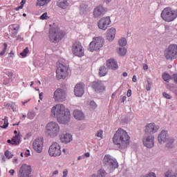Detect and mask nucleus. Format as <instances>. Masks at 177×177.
<instances>
[{"mask_svg": "<svg viewBox=\"0 0 177 177\" xmlns=\"http://www.w3.org/2000/svg\"><path fill=\"white\" fill-rule=\"evenodd\" d=\"M51 117H56L59 124H68L70 122V111L66 110V107L62 104H56L52 108Z\"/></svg>", "mask_w": 177, "mask_h": 177, "instance_id": "1", "label": "nucleus"}, {"mask_svg": "<svg viewBox=\"0 0 177 177\" xmlns=\"http://www.w3.org/2000/svg\"><path fill=\"white\" fill-rule=\"evenodd\" d=\"M131 137L122 129H119L113 136V142L120 150H125L129 146Z\"/></svg>", "mask_w": 177, "mask_h": 177, "instance_id": "2", "label": "nucleus"}, {"mask_svg": "<svg viewBox=\"0 0 177 177\" xmlns=\"http://www.w3.org/2000/svg\"><path fill=\"white\" fill-rule=\"evenodd\" d=\"M64 35H66L64 31L60 30L59 28H53L50 29L49 39L50 42L57 44V42L62 41Z\"/></svg>", "mask_w": 177, "mask_h": 177, "instance_id": "3", "label": "nucleus"}, {"mask_svg": "<svg viewBox=\"0 0 177 177\" xmlns=\"http://www.w3.org/2000/svg\"><path fill=\"white\" fill-rule=\"evenodd\" d=\"M160 17L165 21L170 23V21H174L176 19L177 11L173 10L171 7H167L162 10Z\"/></svg>", "mask_w": 177, "mask_h": 177, "instance_id": "4", "label": "nucleus"}, {"mask_svg": "<svg viewBox=\"0 0 177 177\" xmlns=\"http://www.w3.org/2000/svg\"><path fill=\"white\" fill-rule=\"evenodd\" d=\"M46 133L50 138H56L60 132V126L56 122H50L46 126Z\"/></svg>", "mask_w": 177, "mask_h": 177, "instance_id": "5", "label": "nucleus"}, {"mask_svg": "<svg viewBox=\"0 0 177 177\" xmlns=\"http://www.w3.org/2000/svg\"><path fill=\"white\" fill-rule=\"evenodd\" d=\"M102 162L104 167H106L108 169H115V168H118V162H117V160L109 154L104 156Z\"/></svg>", "mask_w": 177, "mask_h": 177, "instance_id": "6", "label": "nucleus"}, {"mask_svg": "<svg viewBox=\"0 0 177 177\" xmlns=\"http://www.w3.org/2000/svg\"><path fill=\"white\" fill-rule=\"evenodd\" d=\"M104 44V39L102 37L93 38V41L89 44L88 50L90 52H97L101 48H103Z\"/></svg>", "mask_w": 177, "mask_h": 177, "instance_id": "7", "label": "nucleus"}, {"mask_svg": "<svg viewBox=\"0 0 177 177\" xmlns=\"http://www.w3.org/2000/svg\"><path fill=\"white\" fill-rule=\"evenodd\" d=\"M165 57L167 60H172L177 58V45L171 44L165 50Z\"/></svg>", "mask_w": 177, "mask_h": 177, "instance_id": "8", "label": "nucleus"}, {"mask_svg": "<svg viewBox=\"0 0 177 177\" xmlns=\"http://www.w3.org/2000/svg\"><path fill=\"white\" fill-rule=\"evenodd\" d=\"M68 67L63 64H59L56 70L57 80H64L68 75Z\"/></svg>", "mask_w": 177, "mask_h": 177, "instance_id": "9", "label": "nucleus"}, {"mask_svg": "<svg viewBox=\"0 0 177 177\" xmlns=\"http://www.w3.org/2000/svg\"><path fill=\"white\" fill-rule=\"evenodd\" d=\"M72 53L75 56L82 57L85 53V50L80 41H75L72 46Z\"/></svg>", "mask_w": 177, "mask_h": 177, "instance_id": "10", "label": "nucleus"}, {"mask_svg": "<svg viewBox=\"0 0 177 177\" xmlns=\"http://www.w3.org/2000/svg\"><path fill=\"white\" fill-rule=\"evenodd\" d=\"M48 153L50 157H59L62 155V149L60 145L57 142H53L48 149Z\"/></svg>", "mask_w": 177, "mask_h": 177, "instance_id": "11", "label": "nucleus"}, {"mask_svg": "<svg viewBox=\"0 0 177 177\" xmlns=\"http://www.w3.org/2000/svg\"><path fill=\"white\" fill-rule=\"evenodd\" d=\"M53 99L55 102L61 103L66 100V91L62 88H57L53 94Z\"/></svg>", "mask_w": 177, "mask_h": 177, "instance_id": "12", "label": "nucleus"}, {"mask_svg": "<svg viewBox=\"0 0 177 177\" xmlns=\"http://www.w3.org/2000/svg\"><path fill=\"white\" fill-rule=\"evenodd\" d=\"M110 24H111V19H110V17H102L97 23L98 28H100V30H102V31H106Z\"/></svg>", "mask_w": 177, "mask_h": 177, "instance_id": "13", "label": "nucleus"}, {"mask_svg": "<svg viewBox=\"0 0 177 177\" xmlns=\"http://www.w3.org/2000/svg\"><path fill=\"white\" fill-rule=\"evenodd\" d=\"M142 142L144 146L147 147V149H153L154 147V136L145 134Z\"/></svg>", "mask_w": 177, "mask_h": 177, "instance_id": "14", "label": "nucleus"}, {"mask_svg": "<svg viewBox=\"0 0 177 177\" xmlns=\"http://www.w3.org/2000/svg\"><path fill=\"white\" fill-rule=\"evenodd\" d=\"M32 171V169H31V166L27 165L26 164L22 165V166L19 168V176L30 177V175H31Z\"/></svg>", "mask_w": 177, "mask_h": 177, "instance_id": "15", "label": "nucleus"}, {"mask_svg": "<svg viewBox=\"0 0 177 177\" xmlns=\"http://www.w3.org/2000/svg\"><path fill=\"white\" fill-rule=\"evenodd\" d=\"M44 147V140L42 138L35 139L32 142V149L37 153H42Z\"/></svg>", "mask_w": 177, "mask_h": 177, "instance_id": "16", "label": "nucleus"}, {"mask_svg": "<svg viewBox=\"0 0 177 177\" xmlns=\"http://www.w3.org/2000/svg\"><path fill=\"white\" fill-rule=\"evenodd\" d=\"M107 10L103 6L99 5L95 7L93 10V15L95 19H99V17H102V16H104Z\"/></svg>", "mask_w": 177, "mask_h": 177, "instance_id": "17", "label": "nucleus"}, {"mask_svg": "<svg viewBox=\"0 0 177 177\" xmlns=\"http://www.w3.org/2000/svg\"><path fill=\"white\" fill-rule=\"evenodd\" d=\"M160 129V127L154 123H149L145 126V135H151L156 133Z\"/></svg>", "mask_w": 177, "mask_h": 177, "instance_id": "18", "label": "nucleus"}, {"mask_svg": "<svg viewBox=\"0 0 177 177\" xmlns=\"http://www.w3.org/2000/svg\"><path fill=\"white\" fill-rule=\"evenodd\" d=\"M92 88L97 93H100L105 89L104 85H103V83L100 80L93 82Z\"/></svg>", "mask_w": 177, "mask_h": 177, "instance_id": "19", "label": "nucleus"}, {"mask_svg": "<svg viewBox=\"0 0 177 177\" xmlns=\"http://www.w3.org/2000/svg\"><path fill=\"white\" fill-rule=\"evenodd\" d=\"M84 85L82 83H79L75 85L74 88V93L75 96H77L78 97H81V96L84 95Z\"/></svg>", "mask_w": 177, "mask_h": 177, "instance_id": "20", "label": "nucleus"}, {"mask_svg": "<svg viewBox=\"0 0 177 177\" xmlns=\"http://www.w3.org/2000/svg\"><path fill=\"white\" fill-rule=\"evenodd\" d=\"M169 139V136L168 135V131L162 130L158 136V140L159 143H165L167 140Z\"/></svg>", "mask_w": 177, "mask_h": 177, "instance_id": "21", "label": "nucleus"}, {"mask_svg": "<svg viewBox=\"0 0 177 177\" xmlns=\"http://www.w3.org/2000/svg\"><path fill=\"white\" fill-rule=\"evenodd\" d=\"M10 28L12 29V32L11 33V37L12 38H17V41H23V37H21V35H17V33L19 32V28H20V26H17L16 27H15V25H12L10 26Z\"/></svg>", "mask_w": 177, "mask_h": 177, "instance_id": "22", "label": "nucleus"}, {"mask_svg": "<svg viewBox=\"0 0 177 177\" xmlns=\"http://www.w3.org/2000/svg\"><path fill=\"white\" fill-rule=\"evenodd\" d=\"M73 117L78 121H82V120H85V115H84V113L77 109H75L73 111Z\"/></svg>", "mask_w": 177, "mask_h": 177, "instance_id": "23", "label": "nucleus"}, {"mask_svg": "<svg viewBox=\"0 0 177 177\" xmlns=\"http://www.w3.org/2000/svg\"><path fill=\"white\" fill-rule=\"evenodd\" d=\"M115 38V28H111L107 30L106 39L108 41H113Z\"/></svg>", "mask_w": 177, "mask_h": 177, "instance_id": "24", "label": "nucleus"}, {"mask_svg": "<svg viewBox=\"0 0 177 177\" xmlns=\"http://www.w3.org/2000/svg\"><path fill=\"white\" fill-rule=\"evenodd\" d=\"M57 5L61 9H67L70 6V0H58Z\"/></svg>", "mask_w": 177, "mask_h": 177, "instance_id": "25", "label": "nucleus"}, {"mask_svg": "<svg viewBox=\"0 0 177 177\" xmlns=\"http://www.w3.org/2000/svg\"><path fill=\"white\" fill-rule=\"evenodd\" d=\"M60 140L62 143H70L73 140V136L69 133L63 134L60 137Z\"/></svg>", "mask_w": 177, "mask_h": 177, "instance_id": "26", "label": "nucleus"}, {"mask_svg": "<svg viewBox=\"0 0 177 177\" xmlns=\"http://www.w3.org/2000/svg\"><path fill=\"white\" fill-rule=\"evenodd\" d=\"M106 66L111 70H117L118 68V65L114 59H110L106 62Z\"/></svg>", "mask_w": 177, "mask_h": 177, "instance_id": "27", "label": "nucleus"}, {"mask_svg": "<svg viewBox=\"0 0 177 177\" xmlns=\"http://www.w3.org/2000/svg\"><path fill=\"white\" fill-rule=\"evenodd\" d=\"M21 139V134H20V133L16 134L15 136L12 138V145L14 146H19V145H20Z\"/></svg>", "mask_w": 177, "mask_h": 177, "instance_id": "28", "label": "nucleus"}, {"mask_svg": "<svg viewBox=\"0 0 177 177\" xmlns=\"http://www.w3.org/2000/svg\"><path fill=\"white\" fill-rule=\"evenodd\" d=\"M89 12V8H88V5L85 3L80 4V14L81 15H86Z\"/></svg>", "mask_w": 177, "mask_h": 177, "instance_id": "29", "label": "nucleus"}, {"mask_svg": "<svg viewBox=\"0 0 177 177\" xmlns=\"http://www.w3.org/2000/svg\"><path fill=\"white\" fill-rule=\"evenodd\" d=\"M8 118L5 117L4 119H3V120L1 122V128H3V129H6V128H8V127L9 126V122H8V119H6Z\"/></svg>", "mask_w": 177, "mask_h": 177, "instance_id": "30", "label": "nucleus"}, {"mask_svg": "<svg viewBox=\"0 0 177 177\" xmlns=\"http://www.w3.org/2000/svg\"><path fill=\"white\" fill-rule=\"evenodd\" d=\"M165 177H177V169L174 173L169 170L166 171L165 173Z\"/></svg>", "mask_w": 177, "mask_h": 177, "instance_id": "31", "label": "nucleus"}, {"mask_svg": "<svg viewBox=\"0 0 177 177\" xmlns=\"http://www.w3.org/2000/svg\"><path fill=\"white\" fill-rule=\"evenodd\" d=\"M99 74L100 77H104L107 74V68L104 66H100Z\"/></svg>", "mask_w": 177, "mask_h": 177, "instance_id": "32", "label": "nucleus"}, {"mask_svg": "<svg viewBox=\"0 0 177 177\" xmlns=\"http://www.w3.org/2000/svg\"><path fill=\"white\" fill-rule=\"evenodd\" d=\"M167 143L166 144V147H168V149H172V145H174V142H175V140L172 138H169L166 141Z\"/></svg>", "mask_w": 177, "mask_h": 177, "instance_id": "33", "label": "nucleus"}, {"mask_svg": "<svg viewBox=\"0 0 177 177\" xmlns=\"http://www.w3.org/2000/svg\"><path fill=\"white\" fill-rule=\"evenodd\" d=\"M50 2V0H37V5L38 6H45Z\"/></svg>", "mask_w": 177, "mask_h": 177, "instance_id": "34", "label": "nucleus"}, {"mask_svg": "<svg viewBox=\"0 0 177 177\" xmlns=\"http://www.w3.org/2000/svg\"><path fill=\"white\" fill-rule=\"evenodd\" d=\"M162 77L166 82H169L172 80V77L168 73H164Z\"/></svg>", "mask_w": 177, "mask_h": 177, "instance_id": "35", "label": "nucleus"}, {"mask_svg": "<svg viewBox=\"0 0 177 177\" xmlns=\"http://www.w3.org/2000/svg\"><path fill=\"white\" fill-rule=\"evenodd\" d=\"M120 46H127V39L125 37L121 38L118 41Z\"/></svg>", "mask_w": 177, "mask_h": 177, "instance_id": "36", "label": "nucleus"}, {"mask_svg": "<svg viewBox=\"0 0 177 177\" xmlns=\"http://www.w3.org/2000/svg\"><path fill=\"white\" fill-rule=\"evenodd\" d=\"M118 54L120 56H124V55H127V48H125L124 47H120Z\"/></svg>", "mask_w": 177, "mask_h": 177, "instance_id": "37", "label": "nucleus"}, {"mask_svg": "<svg viewBox=\"0 0 177 177\" xmlns=\"http://www.w3.org/2000/svg\"><path fill=\"white\" fill-rule=\"evenodd\" d=\"M30 52V50H28V47H26L24 50L20 53V55L22 56V57H26L27 56V53Z\"/></svg>", "mask_w": 177, "mask_h": 177, "instance_id": "38", "label": "nucleus"}, {"mask_svg": "<svg viewBox=\"0 0 177 177\" xmlns=\"http://www.w3.org/2000/svg\"><path fill=\"white\" fill-rule=\"evenodd\" d=\"M96 177H104L106 176V171L104 170H99Z\"/></svg>", "mask_w": 177, "mask_h": 177, "instance_id": "39", "label": "nucleus"}, {"mask_svg": "<svg viewBox=\"0 0 177 177\" xmlns=\"http://www.w3.org/2000/svg\"><path fill=\"white\" fill-rule=\"evenodd\" d=\"M3 50L0 53V56H3V55H5V53H6V49H8V44L4 43L3 44Z\"/></svg>", "mask_w": 177, "mask_h": 177, "instance_id": "40", "label": "nucleus"}, {"mask_svg": "<svg viewBox=\"0 0 177 177\" xmlns=\"http://www.w3.org/2000/svg\"><path fill=\"white\" fill-rule=\"evenodd\" d=\"M40 20H48L49 17H48V12H44L40 17Z\"/></svg>", "mask_w": 177, "mask_h": 177, "instance_id": "41", "label": "nucleus"}, {"mask_svg": "<svg viewBox=\"0 0 177 177\" xmlns=\"http://www.w3.org/2000/svg\"><path fill=\"white\" fill-rule=\"evenodd\" d=\"M95 136H97V138H100V139H102L103 131H102V130L97 131V133L95 134Z\"/></svg>", "mask_w": 177, "mask_h": 177, "instance_id": "42", "label": "nucleus"}, {"mask_svg": "<svg viewBox=\"0 0 177 177\" xmlns=\"http://www.w3.org/2000/svg\"><path fill=\"white\" fill-rule=\"evenodd\" d=\"M34 117H35V113H33V112L28 113V118H29V120H33Z\"/></svg>", "mask_w": 177, "mask_h": 177, "instance_id": "43", "label": "nucleus"}, {"mask_svg": "<svg viewBox=\"0 0 177 177\" xmlns=\"http://www.w3.org/2000/svg\"><path fill=\"white\" fill-rule=\"evenodd\" d=\"M5 156L7 158H12L13 157V154H12L9 151H6Z\"/></svg>", "mask_w": 177, "mask_h": 177, "instance_id": "44", "label": "nucleus"}, {"mask_svg": "<svg viewBox=\"0 0 177 177\" xmlns=\"http://www.w3.org/2000/svg\"><path fill=\"white\" fill-rule=\"evenodd\" d=\"M90 106L91 109H95L96 107H97V105H96V102L94 101H91L90 102Z\"/></svg>", "mask_w": 177, "mask_h": 177, "instance_id": "45", "label": "nucleus"}, {"mask_svg": "<svg viewBox=\"0 0 177 177\" xmlns=\"http://www.w3.org/2000/svg\"><path fill=\"white\" fill-rule=\"evenodd\" d=\"M162 95L166 99H172V96L167 93H163Z\"/></svg>", "mask_w": 177, "mask_h": 177, "instance_id": "46", "label": "nucleus"}, {"mask_svg": "<svg viewBox=\"0 0 177 177\" xmlns=\"http://www.w3.org/2000/svg\"><path fill=\"white\" fill-rule=\"evenodd\" d=\"M145 177H156V176L155 173L151 172L148 175H147Z\"/></svg>", "mask_w": 177, "mask_h": 177, "instance_id": "47", "label": "nucleus"}, {"mask_svg": "<svg viewBox=\"0 0 177 177\" xmlns=\"http://www.w3.org/2000/svg\"><path fill=\"white\" fill-rule=\"evenodd\" d=\"M67 175H68V171H67V169H65L63 171V177H67Z\"/></svg>", "mask_w": 177, "mask_h": 177, "instance_id": "48", "label": "nucleus"}, {"mask_svg": "<svg viewBox=\"0 0 177 177\" xmlns=\"http://www.w3.org/2000/svg\"><path fill=\"white\" fill-rule=\"evenodd\" d=\"M173 78H174V82H176V84H177V74H174L173 75Z\"/></svg>", "mask_w": 177, "mask_h": 177, "instance_id": "49", "label": "nucleus"}, {"mask_svg": "<svg viewBox=\"0 0 177 177\" xmlns=\"http://www.w3.org/2000/svg\"><path fill=\"white\" fill-rule=\"evenodd\" d=\"M131 95H132V91L131 90H128L127 91V97H130Z\"/></svg>", "mask_w": 177, "mask_h": 177, "instance_id": "50", "label": "nucleus"}, {"mask_svg": "<svg viewBox=\"0 0 177 177\" xmlns=\"http://www.w3.org/2000/svg\"><path fill=\"white\" fill-rule=\"evenodd\" d=\"M8 77H10V78H13V73H12V72H8Z\"/></svg>", "mask_w": 177, "mask_h": 177, "instance_id": "51", "label": "nucleus"}, {"mask_svg": "<svg viewBox=\"0 0 177 177\" xmlns=\"http://www.w3.org/2000/svg\"><path fill=\"white\" fill-rule=\"evenodd\" d=\"M24 6H23V4H21L19 7L15 8V10H19V9H23V7Z\"/></svg>", "mask_w": 177, "mask_h": 177, "instance_id": "52", "label": "nucleus"}, {"mask_svg": "<svg viewBox=\"0 0 177 177\" xmlns=\"http://www.w3.org/2000/svg\"><path fill=\"white\" fill-rule=\"evenodd\" d=\"M9 174H10L11 176H13V175H15V170L10 169Z\"/></svg>", "mask_w": 177, "mask_h": 177, "instance_id": "53", "label": "nucleus"}, {"mask_svg": "<svg viewBox=\"0 0 177 177\" xmlns=\"http://www.w3.org/2000/svg\"><path fill=\"white\" fill-rule=\"evenodd\" d=\"M146 89L147 91H150V89H151V86L147 84L146 85Z\"/></svg>", "mask_w": 177, "mask_h": 177, "instance_id": "54", "label": "nucleus"}, {"mask_svg": "<svg viewBox=\"0 0 177 177\" xmlns=\"http://www.w3.org/2000/svg\"><path fill=\"white\" fill-rule=\"evenodd\" d=\"M25 156H26V157H28V156H30V150L27 149L26 152L25 153Z\"/></svg>", "mask_w": 177, "mask_h": 177, "instance_id": "55", "label": "nucleus"}, {"mask_svg": "<svg viewBox=\"0 0 177 177\" xmlns=\"http://www.w3.org/2000/svg\"><path fill=\"white\" fill-rule=\"evenodd\" d=\"M84 158H85V156L82 155V156H79L77 160L80 161V160H84Z\"/></svg>", "mask_w": 177, "mask_h": 177, "instance_id": "56", "label": "nucleus"}, {"mask_svg": "<svg viewBox=\"0 0 177 177\" xmlns=\"http://www.w3.org/2000/svg\"><path fill=\"white\" fill-rule=\"evenodd\" d=\"M147 82H148L147 85H149V86H151L153 82H151V81L150 80V79H147Z\"/></svg>", "mask_w": 177, "mask_h": 177, "instance_id": "57", "label": "nucleus"}, {"mask_svg": "<svg viewBox=\"0 0 177 177\" xmlns=\"http://www.w3.org/2000/svg\"><path fill=\"white\" fill-rule=\"evenodd\" d=\"M132 81H133V82H136V81H137L136 75L133 76Z\"/></svg>", "mask_w": 177, "mask_h": 177, "instance_id": "58", "label": "nucleus"}, {"mask_svg": "<svg viewBox=\"0 0 177 177\" xmlns=\"http://www.w3.org/2000/svg\"><path fill=\"white\" fill-rule=\"evenodd\" d=\"M143 69L144 70H148L149 69V66H147V64H144L143 65Z\"/></svg>", "mask_w": 177, "mask_h": 177, "instance_id": "59", "label": "nucleus"}, {"mask_svg": "<svg viewBox=\"0 0 177 177\" xmlns=\"http://www.w3.org/2000/svg\"><path fill=\"white\" fill-rule=\"evenodd\" d=\"M125 100H127V96H123L122 97V103H124V102H125Z\"/></svg>", "mask_w": 177, "mask_h": 177, "instance_id": "60", "label": "nucleus"}, {"mask_svg": "<svg viewBox=\"0 0 177 177\" xmlns=\"http://www.w3.org/2000/svg\"><path fill=\"white\" fill-rule=\"evenodd\" d=\"M83 156H84L85 157H89L91 156V154L89 153V152L85 153Z\"/></svg>", "mask_w": 177, "mask_h": 177, "instance_id": "61", "label": "nucleus"}, {"mask_svg": "<svg viewBox=\"0 0 177 177\" xmlns=\"http://www.w3.org/2000/svg\"><path fill=\"white\" fill-rule=\"evenodd\" d=\"M39 96L40 100H42V96H44V93H40Z\"/></svg>", "mask_w": 177, "mask_h": 177, "instance_id": "62", "label": "nucleus"}, {"mask_svg": "<svg viewBox=\"0 0 177 177\" xmlns=\"http://www.w3.org/2000/svg\"><path fill=\"white\" fill-rule=\"evenodd\" d=\"M59 174V171L55 170L54 171V172L53 173V175H57Z\"/></svg>", "mask_w": 177, "mask_h": 177, "instance_id": "63", "label": "nucleus"}, {"mask_svg": "<svg viewBox=\"0 0 177 177\" xmlns=\"http://www.w3.org/2000/svg\"><path fill=\"white\" fill-rule=\"evenodd\" d=\"M25 3H26V0H22L21 2V5H23V6H24Z\"/></svg>", "mask_w": 177, "mask_h": 177, "instance_id": "64", "label": "nucleus"}]
</instances>
